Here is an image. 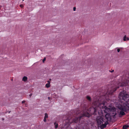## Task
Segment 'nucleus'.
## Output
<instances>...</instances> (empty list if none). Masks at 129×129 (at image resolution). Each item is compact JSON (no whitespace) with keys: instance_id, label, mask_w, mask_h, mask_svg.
I'll return each instance as SVG.
<instances>
[{"instance_id":"nucleus-15","label":"nucleus","mask_w":129,"mask_h":129,"mask_svg":"<svg viewBox=\"0 0 129 129\" xmlns=\"http://www.w3.org/2000/svg\"><path fill=\"white\" fill-rule=\"evenodd\" d=\"M120 50L119 48H118L117 49V51L118 52H120Z\"/></svg>"},{"instance_id":"nucleus-21","label":"nucleus","mask_w":129,"mask_h":129,"mask_svg":"<svg viewBox=\"0 0 129 129\" xmlns=\"http://www.w3.org/2000/svg\"><path fill=\"white\" fill-rule=\"evenodd\" d=\"M25 101H22V103H25Z\"/></svg>"},{"instance_id":"nucleus-5","label":"nucleus","mask_w":129,"mask_h":129,"mask_svg":"<svg viewBox=\"0 0 129 129\" xmlns=\"http://www.w3.org/2000/svg\"><path fill=\"white\" fill-rule=\"evenodd\" d=\"M90 116L89 114L87 112H85L83 113L82 116H85L88 117H89Z\"/></svg>"},{"instance_id":"nucleus-19","label":"nucleus","mask_w":129,"mask_h":129,"mask_svg":"<svg viewBox=\"0 0 129 129\" xmlns=\"http://www.w3.org/2000/svg\"><path fill=\"white\" fill-rule=\"evenodd\" d=\"M44 121L45 122H46V118H44Z\"/></svg>"},{"instance_id":"nucleus-12","label":"nucleus","mask_w":129,"mask_h":129,"mask_svg":"<svg viewBox=\"0 0 129 129\" xmlns=\"http://www.w3.org/2000/svg\"><path fill=\"white\" fill-rule=\"evenodd\" d=\"M54 124L55 125V128H56L58 127V124H56V122H55L54 123Z\"/></svg>"},{"instance_id":"nucleus-4","label":"nucleus","mask_w":129,"mask_h":129,"mask_svg":"<svg viewBox=\"0 0 129 129\" xmlns=\"http://www.w3.org/2000/svg\"><path fill=\"white\" fill-rule=\"evenodd\" d=\"M129 84V81H128V82H127L126 81H125L123 82V83H119L118 85L119 86H126L127 84Z\"/></svg>"},{"instance_id":"nucleus-18","label":"nucleus","mask_w":129,"mask_h":129,"mask_svg":"<svg viewBox=\"0 0 129 129\" xmlns=\"http://www.w3.org/2000/svg\"><path fill=\"white\" fill-rule=\"evenodd\" d=\"M109 71L110 72H111V73H112L113 72H114V70H112V71H111L110 70H109Z\"/></svg>"},{"instance_id":"nucleus-2","label":"nucleus","mask_w":129,"mask_h":129,"mask_svg":"<svg viewBox=\"0 0 129 129\" xmlns=\"http://www.w3.org/2000/svg\"><path fill=\"white\" fill-rule=\"evenodd\" d=\"M104 116L102 115L97 117L96 119V121L97 122L98 127H100L101 129L105 127L107 124V120H104Z\"/></svg>"},{"instance_id":"nucleus-9","label":"nucleus","mask_w":129,"mask_h":129,"mask_svg":"<svg viewBox=\"0 0 129 129\" xmlns=\"http://www.w3.org/2000/svg\"><path fill=\"white\" fill-rule=\"evenodd\" d=\"M126 36L125 35L123 38V40L124 41H126Z\"/></svg>"},{"instance_id":"nucleus-1","label":"nucleus","mask_w":129,"mask_h":129,"mask_svg":"<svg viewBox=\"0 0 129 129\" xmlns=\"http://www.w3.org/2000/svg\"><path fill=\"white\" fill-rule=\"evenodd\" d=\"M91 109L94 110V114H96V112H98L99 114H102L103 111L107 114L105 115V119L104 120L107 119V123H108V121L109 118L110 117V115L109 113L111 112H114L115 111L116 109L114 107L112 106H109L108 108L104 106L103 104H100L99 106L93 107V108H91Z\"/></svg>"},{"instance_id":"nucleus-10","label":"nucleus","mask_w":129,"mask_h":129,"mask_svg":"<svg viewBox=\"0 0 129 129\" xmlns=\"http://www.w3.org/2000/svg\"><path fill=\"white\" fill-rule=\"evenodd\" d=\"M120 114L121 115H124L125 114V113L124 112L122 111H121L120 112Z\"/></svg>"},{"instance_id":"nucleus-13","label":"nucleus","mask_w":129,"mask_h":129,"mask_svg":"<svg viewBox=\"0 0 129 129\" xmlns=\"http://www.w3.org/2000/svg\"><path fill=\"white\" fill-rule=\"evenodd\" d=\"M87 99L89 100L90 101L91 100V98L89 96H87Z\"/></svg>"},{"instance_id":"nucleus-26","label":"nucleus","mask_w":129,"mask_h":129,"mask_svg":"<svg viewBox=\"0 0 129 129\" xmlns=\"http://www.w3.org/2000/svg\"><path fill=\"white\" fill-rule=\"evenodd\" d=\"M126 105L127 106H127V104H126Z\"/></svg>"},{"instance_id":"nucleus-6","label":"nucleus","mask_w":129,"mask_h":129,"mask_svg":"<svg viewBox=\"0 0 129 129\" xmlns=\"http://www.w3.org/2000/svg\"><path fill=\"white\" fill-rule=\"evenodd\" d=\"M27 77L24 76L22 78V81L24 82H26L27 81Z\"/></svg>"},{"instance_id":"nucleus-25","label":"nucleus","mask_w":129,"mask_h":129,"mask_svg":"<svg viewBox=\"0 0 129 129\" xmlns=\"http://www.w3.org/2000/svg\"><path fill=\"white\" fill-rule=\"evenodd\" d=\"M48 99H50V98H49V97H48Z\"/></svg>"},{"instance_id":"nucleus-7","label":"nucleus","mask_w":129,"mask_h":129,"mask_svg":"<svg viewBox=\"0 0 129 129\" xmlns=\"http://www.w3.org/2000/svg\"><path fill=\"white\" fill-rule=\"evenodd\" d=\"M48 83H47L45 85L46 87L47 88H49L50 87V82L49 81H47Z\"/></svg>"},{"instance_id":"nucleus-27","label":"nucleus","mask_w":129,"mask_h":129,"mask_svg":"<svg viewBox=\"0 0 129 129\" xmlns=\"http://www.w3.org/2000/svg\"><path fill=\"white\" fill-rule=\"evenodd\" d=\"M116 90V89H115V90L114 91H115Z\"/></svg>"},{"instance_id":"nucleus-22","label":"nucleus","mask_w":129,"mask_h":129,"mask_svg":"<svg viewBox=\"0 0 129 129\" xmlns=\"http://www.w3.org/2000/svg\"><path fill=\"white\" fill-rule=\"evenodd\" d=\"M126 40H129V38L128 37H127Z\"/></svg>"},{"instance_id":"nucleus-16","label":"nucleus","mask_w":129,"mask_h":129,"mask_svg":"<svg viewBox=\"0 0 129 129\" xmlns=\"http://www.w3.org/2000/svg\"><path fill=\"white\" fill-rule=\"evenodd\" d=\"M76 8L75 7H74L73 8V10L74 11H75L76 10Z\"/></svg>"},{"instance_id":"nucleus-23","label":"nucleus","mask_w":129,"mask_h":129,"mask_svg":"<svg viewBox=\"0 0 129 129\" xmlns=\"http://www.w3.org/2000/svg\"><path fill=\"white\" fill-rule=\"evenodd\" d=\"M32 95V94H30L29 95V96L30 97Z\"/></svg>"},{"instance_id":"nucleus-24","label":"nucleus","mask_w":129,"mask_h":129,"mask_svg":"<svg viewBox=\"0 0 129 129\" xmlns=\"http://www.w3.org/2000/svg\"><path fill=\"white\" fill-rule=\"evenodd\" d=\"M74 121L75 122H76V123L77 122V121L76 120Z\"/></svg>"},{"instance_id":"nucleus-3","label":"nucleus","mask_w":129,"mask_h":129,"mask_svg":"<svg viewBox=\"0 0 129 129\" xmlns=\"http://www.w3.org/2000/svg\"><path fill=\"white\" fill-rule=\"evenodd\" d=\"M119 97L120 99L125 101L126 103H127L129 101V95L124 91H123L120 93Z\"/></svg>"},{"instance_id":"nucleus-8","label":"nucleus","mask_w":129,"mask_h":129,"mask_svg":"<svg viewBox=\"0 0 129 129\" xmlns=\"http://www.w3.org/2000/svg\"><path fill=\"white\" fill-rule=\"evenodd\" d=\"M128 127V125L127 124L123 126V129H126Z\"/></svg>"},{"instance_id":"nucleus-17","label":"nucleus","mask_w":129,"mask_h":129,"mask_svg":"<svg viewBox=\"0 0 129 129\" xmlns=\"http://www.w3.org/2000/svg\"><path fill=\"white\" fill-rule=\"evenodd\" d=\"M20 6L21 8H22L23 7V6L22 5H20Z\"/></svg>"},{"instance_id":"nucleus-20","label":"nucleus","mask_w":129,"mask_h":129,"mask_svg":"<svg viewBox=\"0 0 129 129\" xmlns=\"http://www.w3.org/2000/svg\"><path fill=\"white\" fill-rule=\"evenodd\" d=\"M81 117H82V116H81V117H80L79 118H77V119L78 120L79 119V120L81 118Z\"/></svg>"},{"instance_id":"nucleus-28","label":"nucleus","mask_w":129,"mask_h":129,"mask_svg":"<svg viewBox=\"0 0 129 129\" xmlns=\"http://www.w3.org/2000/svg\"><path fill=\"white\" fill-rule=\"evenodd\" d=\"M22 0L23 1H24V0Z\"/></svg>"},{"instance_id":"nucleus-14","label":"nucleus","mask_w":129,"mask_h":129,"mask_svg":"<svg viewBox=\"0 0 129 129\" xmlns=\"http://www.w3.org/2000/svg\"><path fill=\"white\" fill-rule=\"evenodd\" d=\"M46 57H45L44 59H43V62L44 63V61H45L46 60Z\"/></svg>"},{"instance_id":"nucleus-11","label":"nucleus","mask_w":129,"mask_h":129,"mask_svg":"<svg viewBox=\"0 0 129 129\" xmlns=\"http://www.w3.org/2000/svg\"><path fill=\"white\" fill-rule=\"evenodd\" d=\"M48 117V115L47 113H45V116L44 118H47Z\"/></svg>"}]
</instances>
